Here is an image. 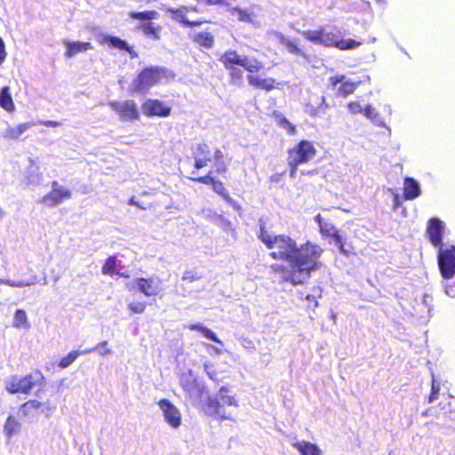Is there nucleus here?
I'll return each mask as SVG.
<instances>
[{"mask_svg": "<svg viewBox=\"0 0 455 455\" xmlns=\"http://www.w3.org/2000/svg\"><path fill=\"white\" fill-rule=\"evenodd\" d=\"M323 252V249L319 244L307 241L300 246L297 245L291 269L278 264H273L271 268L274 273L280 275L282 281L292 284L301 283L298 275L309 276L312 271L319 269L323 266L320 261Z\"/></svg>", "mask_w": 455, "mask_h": 455, "instance_id": "2", "label": "nucleus"}, {"mask_svg": "<svg viewBox=\"0 0 455 455\" xmlns=\"http://www.w3.org/2000/svg\"><path fill=\"white\" fill-rule=\"evenodd\" d=\"M208 347L212 348V350H214V352L216 354H221V349L218 348L217 347H214L212 345H206Z\"/></svg>", "mask_w": 455, "mask_h": 455, "instance_id": "55", "label": "nucleus"}, {"mask_svg": "<svg viewBox=\"0 0 455 455\" xmlns=\"http://www.w3.org/2000/svg\"><path fill=\"white\" fill-rule=\"evenodd\" d=\"M44 376L40 371H35L24 377L13 376L6 381V390L11 394H28L35 387H41Z\"/></svg>", "mask_w": 455, "mask_h": 455, "instance_id": "9", "label": "nucleus"}, {"mask_svg": "<svg viewBox=\"0 0 455 455\" xmlns=\"http://www.w3.org/2000/svg\"><path fill=\"white\" fill-rule=\"evenodd\" d=\"M194 167L197 170L204 168L212 161V150L206 143L198 144L195 152Z\"/></svg>", "mask_w": 455, "mask_h": 455, "instance_id": "21", "label": "nucleus"}, {"mask_svg": "<svg viewBox=\"0 0 455 455\" xmlns=\"http://www.w3.org/2000/svg\"><path fill=\"white\" fill-rule=\"evenodd\" d=\"M180 385L185 391L191 404L197 405L201 403L205 387L204 382L199 380L191 370L180 374Z\"/></svg>", "mask_w": 455, "mask_h": 455, "instance_id": "10", "label": "nucleus"}, {"mask_svg": "<svg viewBox=\"0 0 455 455\" xmlns=\"http://www.w3.org/2000/svg\"><path fill=\"white\" fill-rule=\"evenodd\" d=\"M223 153L220 148H215L213 151V158L215 162L218 164V166L215 170L208 172L206 175L197 176V173L193 171L191 172V177L189 178L191 180L202 183L204 185H211L212 189L220 195L225 201H227L229 204H234L235 201L230 197L229 193L224 187V184L216 180L212 174H223L227 172V165L223 162Z\"/></svg>", "mask_w": 455, "mask_h": 455, "instance_id": "7", "label": "nucleus"}, {"mask_svg": "<svg viewBox=\"0 0 455 455\" xmlns=\"http://www.w3.org/2000/svg\"><path fill=\"white\" fill-rule=\"evenodd\" d=\"M108 341L104 340L98 343L95 347L82 350L84 355L97 352L100 355L105 356L112 353L111 349L108 347Z\"/></svg>", "mask_w": 455, "mask_h": 455, "instance_id": "38", "label": "nucleus"}, {"mask_svg": "<svg viewBox=\"0 0 455 455\" xmlns=\"http://www.w3.org/2000/svg\"><path fill=\"white\" fill-rule=\"evenodd\" d=\"M35 125L34 123L19 124L16 126H10L5 130L4 138L9 140H18L21 134Z\"/></svg>", "mask_w": 455, "mask_h": 455, "instance_id": "25", "label": "nucleus"}, {"mask_svg": "<svg viewBox=\"0 0 455 455\" xmlns=\"http://www.w3.org/2000/svg\"><path fill=\"white\" fill-rule=\"evenodd\" d=\"M317 154L313 141L300 140L287 149L286 162L289 168V176L295 178L299 167L311 162Z\"/></svg>", "mask_w": 455, "mask_h": 455, "instance_id": "6", "label": "nucleus"}, {"mask_svg": "<svg viewBox=\"0 0 455 455\" xmlns=\"http://www.w3.org/2000/svg\"><path fill=\"white\" fill-rule=\"evenodd\" d=\"M128 204L135 206L140 210H147L148 208H149V205L140 203V201L137 200L136 196H134L129 198Z\"/></svg>", "mask_w": 455, "mask_h": 455, "instance_id": "48", "label": "nucleus"}, {"mask_svg": "<svg viewBox=\"0 0 455 455\" xmlns=\"http://www.w3.org/2000/svg\"><path fill=\"white\" fill-rule=\"evenodd\" d=\"M6 55L7 54L5 52L4 43L2 39V37L0 36V65H2L4 63V61L5 60Z\"/></svg>", "mask_w": 455, "mask_h": 455, "instance_id": "50", "label": "nucleus"}, {"mask_svg": "<svg viewBox=\"0 0 455 455\" xmlns=\"http://www.w3.org/2000/svg\"><path fill=\"white\" fill-rule=\"evenodd\" d=\"M227 0H201L207 5H220L226 3Z\"/></svg>", "mask_w": 455, "mask_h": 455, "instance_id": "53", "label": "nucleus"}, {"mask_svg": "<svg viewBox=\"0 0 455 455\" xmlns=\"http://www.w3.org/2000/svg\"><path fill=\"white\" fill-rule=\"evenodd\" d=\"M292 446L300 452V455H322V451L309 442H297L292 443Z\"/></svg>", "mask_w": 455, "mask_h": 455, "instance_id": "30", "label": "nucleus"}, {"mask_svg": "<svg viewBox=\"0 0 455 455\" xmlns=\"http://www.w3.org/2000/svg\"><path fill=\"white\" fill-rule=\"evenodd\" d=\"M439 406L441 407V410L443 411V417L455 420V417L451 418V414L455 412V402L450 401L445 404L440 403Z\"/></svg>", "mask_w": 455, "mask_h": 455, "instance_id": "41", "label": "nucleus"}, {"mask_svg": "<svg viewBox=\"0 0 455 455\" xmlns=\"http://www.w3.org/2000/svg\"><path fill=\"white\" fill-rule=\"evenodd\" d=\"M197 2H201V0H196Z\"/></svg>", "mask_w": 455, "mask_h": 455, "instance_id": "60", "label": "nucleus"}, {"mask_svg": "<svg viewBox=\"0 0 455 455\" xmlns=\"http://www.w3.org/2000/svg\"><path fill=\"white\" fill-rule=\"evenodd\" d=\"M419 195L420 188L419 183L413 178L406 177L403 183V198L405 200H413Z\"/></svg>", "mask_w": 455, "mask_h": 455, "instance_id": "24", "label": "nucleus"}, {"mask_svg": "<svg viewBox=\"0 0 455 455\" xmlns=\"http://www.w3.org/2000/svg\"><path fill=\"white\" fill-rule=\"evenodd\" d=\"M158 406L163 411L165 421L172 427L178 428L181 424V414L179 409L167 399H161Z\"/></svg>", "mask_w": 455, "mask_h": 455, "instance_id": "18", "label": "nucleus"}, {"mask_svg": "<svg viewBox=\"0 0 455 455\" xmlns=\"http://www.w3.org/2000/svg\"><path fill=\"white\" fill-rule=\"evenodd\" d=\"M204 371L206 372V374L208 375V377L213 380V381H218V378H217V375L218 373L216 372V371L214 370L213 368V364L209 363V362H206L204 364Z\"/></svg>", "mask_w": 455, "mask_h": 455, "instance_id": "44", "label": "nucleus"}, {"mask_svg": "<svg viewBox=\"0 0 455 455\" xmlns=\"http://www.w3.org/2000/svg\"><path fill=\"white\" fill-rule=\"evenodd\" d=\"M440 392V382L435 379L434 374H432V387H431V394L428 396V403H433L438 398V395Z\"/></svg>", "mask_w": 455, "mask_h": 455, "instance_id": "40", "label": "nucleus"}, {"mask_svg": "<svg viewBox=\"0 0 455 455\" xmlns=\"http://www.w3.org/2000/svg\"><path fill=\"white\" fill-rule=\"evenodd\" d=\"M429 297L427 295H425L423 298V303L426 305V307H428V299Z\"/></svg>", "mask_w": 455, "mask_h": 455, "instance_id": "57", "label": "nucleus"}, {"mask_svg": "<svg viewBox=\"0 0 455 455\" xmlns=\"http://www.w3.org/2000/svg\"><path fill=\"white\" fill-rule=\"evenodd\" d=\"M192 40L195 44L205 49H212L215 42L214 36L207 31L199 32L196 34L192 37Z\"/></svg>", "mask_w": 455, "mask_h": 455, "instance_id": "28", "label": "nucleus"}, {"mask_svg": "<svg viewBox=\"0 0 455 455\" xmlns=\"http://www.w3.org/2000/svg\"><path fill=\"white\" fill-rule=\"evenodd\" d=\"M235 12L237 13L238 20L240 21H243V22H251V13L247 10L235 8Z\"/></svg>", "mask_w": 455, "mask_h": 455, "instance_id": "47", "label": "nucleus"}, {"mask_svg": "<svg viewBox=\"0 0 455 455\" xmlns=\"http://www.w3.org/2000/svg\"><path fill=\"white\" fill-rule=\"evenodd\" d=\"M348 111L353 115L363 112V108L358 101H350L347 105Z\"/></svg>", "mask_w": 455, "mask_h": 455, "instance_id": "46", "label": "nucleus"}, {"mask_svg": "<svg viewBox=\"0 0 455 455\" xmlns=\"http://www.w3.org/2000/svg\"><path fill=\"white\" fill-rule=\"evenodd\" d=\"M363 115L370 119L375 125L379 127H385L386 124L381 117L380 114L371 105H367L363 108Z\"/></svg>", "mask_w": 455, "mask_h": 455, "instance_id": "33", "label": "nucleus"}, {"mask_svg": "<svg viewBox=\"0 0 455 455\" xmlns=\"http://www.w3.org/2000/svg\"><path fill=\"white\" fill-rule=\"evenodd\" d=\"M437 264L443 278L451 279L455 275V245L439 249Z\"/></svg>", "mask_w": 455, "mask_h": 455, "instance_id": "11", "label": "nucleus"}, {"mask_svg": "<svg viewBox=\"0 0 455 455\" xmlns=\"http://www.w3.org/2000/svg\"><path fill=\"white\" fill-rule=\"evenodd\" d=\"M329 86L336 91V96L347 98L353 94L360 82L348 79L345 75H335L328 79Z\"/></svg>", "mask_w": 455, "mask_h": 455, "instance_id": "14", "label": "nucleus"}, {"mask_svg": "<svg viewBox=\"0 0 455 455\" xmlns=\"http://www.w3.org/2000/svg\"><path fill=\"white\" fill-rule=\"evenodd\" d=\"M84 355V354L82 353V350L71 351L70 353H68L65 357H63L60 361L59 366L62 369L68 368L71 363H73L76 361V359L79 355Z\"/></svg>", "mask_w": 455, "mask_h": 455, "instance_id": "39", "label": "nucleus"}, {"mask_svg": "<svg viewBox=\"0 0 455 455\" xmlns=\"http://www.w3.org/2000/svg\"><path fill=\"white\" fill-rule=\"evenodd\" d=\"M20 427L19 420L13 416H9L4 426V434L8 439H11L20 431Z\"/></svg>", "mask_w": 455, "mask_h": 455, "instance_id": "31", "label": "nucleus"}, {"mask_svg": "<svg viewBox=\"0 0 455 455\" xmlns=\"http://www.w3.org/2000/svg\"><path fill=\"white\" fill-rule=\"evenodd\" d=\"M430 414H432V413H431V408H429V409L426 410L425 411H423L421 415H422L423 417H427V416H428V415H430Z\"/></svg>", "mask_w": 455, "mask_h": 455, "instance_id": "56", "label": "nucleus"}, {"mask_svg": "<svg viewBox=\"0 0 455 455\" xmlns=\"http://www.w3.org/2000/svg\"><path fill=\"white\" fill-rule=\"evenodd\" d=\"M320 296H321V289H320V286H318L314 294L307 295V299L309 300V301L313 300L314 301V306L313 307H316L318 306V302L316 300V298L320 297Z\"/></svg>", "mask_w": 455, "mask_h": 455, "instance_id": "49", "label": "nucleus"}, {"mask_svg": "<svg viewBox=\"0 0 455 455\" xmlns=\"http://www.w3.org/2000/svg\"><path fill=\"white\" fill-rule=\"evenodd\" d=\"M64 45L66 47L65 57L71 58L80 52H85L87 51L92 50L93 46L89 42H80V41H64Z\"/></svg>", "mask_w": 455, "mask_h": 455, "instance_id": "22", "label": "nucleus"}, {"mask_svg": "<svg viewBox=\"0 0 455 455\" xmlns=\"http://www.w3.org/2000/svg\"><path fill=\"white\" fill-rule=\"evenodd\" d=\"M99 43L103 46L107 45L111 49L127 52L132 60L139 57L134 46L130 45L125 40L118 36L112 35H101L99 38Z\"/></svg>", "mask_w": 455, "mask_h": 455, "instance_id": "16", "label": "nucleus"}, {"mask_svg": "<svg viewBox=\"0 0 455 455\" xmlns=\"http://www.w3.org/2000/svg\"><path fill=\"white\" fill-rule=\"evenodd\" d=\"M445 293L451 298H455V286H445Z\"/></svg>", "mask_w": 455, "mask_h": 455, "instance_id": "54", "label": "nucleus"}, {"mask_svg": "<svg viewBox=\"0 0 455 455\" xmlns=\"http://www.w3.org/2000/svg\"><path fill=\"white\" fill-rule=\"evenodd\" d=\"M0 107L9 113L15 110V104L10 92L9 86H4L0 91Z\"/></svg>", "mask_w": 455, "mask_h": 455, "instance_id": "26", "label": "nucleus"}, {"mask_svg": "<svg viewBox=\"0 0 455 455\" xmlns=\"http://www.w3.org/2000/svg\"><path fill=\"white\" fill-rule=\"evenodd\" d=\"M281 44L286 48V50L291 53L298 56H301L303 58H307V54L299 46L296 41L290 40L283 37L281 39Z\"/></svg>", "mask_w": 455, "mask_h": 455, "instance_id": "37", "label": "nucleus"}, {"mask_svg": "<svg viewBox=\"0 0 455 455\" xmlns=\"http://www.w3.org/2000/svg\"><path fill=\"white\" fill-rule=\"evenodd\" d=\"M39 124L45 126V127H59L61 125V124L60 122L51 121V120L40 121Z\"/></svg>", "mask_w": 455, "mask_h": 455, "instance_id": "51", "label": "nucleus"}, {"mask_svg": "<svg viewBox=\"0 0 455 455\" xmlns=\"http://www.w3.org/2000/svg\"><path fill=\"white\" fill-rule=\"evenodd\" d=\"M219 60L228 72L229 83L233 85L240 86L243 82V70L240 68L248 73V84L256 89L270 92L278 85L275 78H260L255 75L264 69V63L256 58H249L229 49L220 56Z\"/></svg>", "mask_w": 455, "mask_h": 455, "instance_id": "1", "label": "nucleus"}, {"mask_svg": "<svg viewBox=\"0 0 455 455\" xmlns=\"http://www.w3.org/2000/svg\"><path fill=\"white\" fill-rule=\"evenodd\" d=\"M51 186L52 190L41 198V203L49 207H54L71 198L72 192L68 188L60 186L58 181H52Z\"/></svg>", "mask_w": 455, "mask_h": 455, "instance_id": "15", "label": "nucleus"}, {"mask_svg": "<svg viewBox=\"0 0 455 455\" xmlns=\"http://www.w3.org/2000/svg\"><path fill=\"white\" fill-rule=\"evenodd\" d=\"M315 222H317L319 226L320 233L323 236L331 237L335 241V243L339 244V250L343 251L344 244L342 243V237L339 234L336 228L331 223L324 222L323 220L321 214H317L315 217Z\"/></svg>", "mask_w": 455, "mask_h": 455, "instance_id": "20", "label": "nucleus"}, {"mask_svg": "<svg viewBox=\"0 0 455 455\" xmlns=\"http://www.w3.org/2000/svg\"><path fill=\"white\" fill-rule=\"evenodd\" d=\"M230 393L229 388L223 386L214 396H209L206 404L207 413L221 420H232L233 411L238 407V402Z\"/></svg>", "mask_w": 455, "mask_h": 455, "instance_id": "5", "label": "nucleus"}, {"mask_svg": "<svg viewBox=\"0 0 455 455\" xmlns=\"http://www.w3.org/2000/svg\"><path fill=\"white\" fill-rule=\"evenodd\" d=\"M139 28L143 32V34L153 40H159L160 34L162 31V27L159 25H155L152 21L146 22L141 24Z\"/></svg>", "mask_w": 455, "mask_h": 455, "instance_id": "32", "label": "nucleus"}, {"mask_svg": "<svg viewBox=\"0 0 455 455\" xmlns=\"http://www.w3.org/2000/svg\"><path fill=\"white\" fill-rule=\"evenodd\" d=\"M121 262L116 259V256H109L105 260L101 267V273L104 275H119L127 277L128 275H124L122 271Z\"/></svg>", "mask_w": 455, "mask_h": 455, "instance_id": "23", "label": "nucleus"}, {"mask_svg": "<svg viewBox=\"0 0 455 455\" xmlns=\"http://www.w3.org/2000/svg\"><path fill=\"white\" fill-rule=\"evenodd\" d=\"M302 36L313 43L322 44L325 47H334L340 51L355 49L362 44L355 39H342L339 28L332 27L330 30L320 28L317 30H305L301 32Z\"/></svg>", "mask_w": 455, "mask_h": 455, "instance_id": "4", "label": "nucleus"}, {"mask_svg": "<svg viewBox=\"0 0 455 455\" xmlns=\"http://www.w3.org/2000/svg\"><path fill=\"white\" fill-rule=\"evenodd\" d=\"M235 209H240V206L237 204V203L235 202L234 204H231Z\"/></svg>", "mask_w": 455, "mask_h": 455, "instance_id": "58", "label": "nucleus"}, {"mask_svg": "<svg viewBox=\"0 0 455 455\" xmlns=\"http://www.w3.org/2000/svg\"><path fill=\"white\" fill-rule=\"evenodd\" d=\"M12 326L17 329L28 330L30 327L27 314L22 309H17L12 321Z\"/></svg>", "mask_w": 455, "mask_h": 455, "instance_id": "34", "label": "nucleus"}, {"mask_svg": "<svg viewBox=\"0 0 455 455\" xmlns=\"http://www.w3.org/2000/svg\"><path fill=\"white\" fill-rule=\"evenodd\" d=\"M257 236L268 250H271L269 256L273 259L287 261L292 266L297 251V243L294 239L286 235H271L261 220Z\"/></svg>", "mask_w": 455, "mask_h": 455, "instance_id": "3", "label": "nucleus"}, {"mask_svg": "<svg viewBox=\"0 0 455 455\" xmlns=\"http://www.w3.org/2000/svg\"><path fill=\"white\" fill-rule=\"evenodd\" d=\"M200 278H201V275L198 273V271H196L194 268L186 270L184 272V274H183V276H182V279L184 281H187V282H189V283L197 281Z\"/></svg>", "mask_w": 455, "mask_h": 455, "instance_id": "42", "label": "nucleus"}, {"mask_svg": "<svg viewBox=\"0 0 455 455\" xmlns=\"http://www.w3.org/2000/svg\"><path fill=\"white\" fill-rule=\"evenodd\" d=\"M128 307L132 313L141 314L145 310L146 303L141 301L131 302Z\"/></svg>", "mask_w": 455, "mask_h": 455, "instance_id": "45", "label": "nucleus"}, {"mask_svg": "<svg viewBox=\"0 0 455 455\" xmlns=\"http://www.w3.org/2000/svg\"><path fill=\"white\" fill-rule=\"evenodd\" d=\"M129 16L132 20L144 21L147 20L148 22L156 20L159 17V14L155 10H149V11H144V12H131L129 13Z\"/></svg>", "mask_w": 455, "mask_h": 455, "instance_id": "36", "label": "nucleus"}, {"mask_svg": "<svg viewBox=\"0 0 455 455\" xmlns=\"http://www.w3.org/2000/svg\"><path fill=\"white\" fill-rule=\"evenodd\" d=\"M43 406L40 409V414L44 413L47 417H49L52 411L55 409V407L51 408L48 403H42Z\"/></svg>", "mask_w": 455, "mask_h": 455, "instance_id": "52", "label": "nucleus"}, {"mask_svg": "<svg viewBox=\"0 0 455 455\" xmlns=\"http://www.w3.org/2000/svg\"><path fill=\"white\" fill-rule=\"evenodd\" d=\"M109 108L117 114L122 121H136L140 118V111L136 102L132 100L124 101L111 100Z\"/></svg>", "mask_w": 455, "mask_h": 455, "instance_id": "12", "label": "nucleus"}, {"mask_svg": "<svg viewBox=\"0 0 455 455\" xmlns=\"http://www.w3.org/2000/svg\"><path fill=\"white\" fill-rule=\"evenodd\" d=\"M143 112L147 116L166 117L170 116L172 108L156 99L147 100L142 105Z\"/></svg>", "mask_w": 455, "mask_h": 455, "instance_id": "19", "label": "nucleus"}, {"mask_svg": "<svg viewBox=\"0 0 455 455\" xmlns=\"http://www.w3.org/2000/svg\"><path fill=\"white\" fill-rule=\"evenodd\" d=\"M166 77L167 70L164 68L158 66L145 68L133 79L129 92L131 94L145 93Z\"/></svg>", "mask_w": 455, "mask_h": 455, "instance_id": "8", "label": "nucleus"}, {"mask_svg": "<svg viewBox=\"0 0 455 455\" xmlns=\"http://www.w3.org/2000/svg\"><path fill=\"white\" fill-rule=\"evenodd\" d=\"M444 225L442 220L437 218H431L427 225L426 234L430 243L438 249L443 248Z\"/></svg>", "mask_w": 455, "mask_h": 455, "instance_id": "17", "label": "nucleus"}, {"mask_svg": "<svg viewBox=\"0 0 455 455\" xmlns=\"http://www.w3.org/2000/svg\"><path fill=\"white\" fill-rule=\"evenodd\" d=\"M188 328L191 331H198L206 339L212 340L216 343H219L220 345H223L222 341L216 336V334L212 330H210L209 328H207L200 323L190 324L188 326Z\"/></svg>", "mask_w": 455, "mask_h": 455, "instance_id": "35", "label": "nucleus"}, {"mask_svg": "<svg viewBox=\"0 0 455 455\" xmlns=\"http://www.w3.org/2000/svg\"><path fill=\"white\" fill-rule=\"evenodd\" d=\"M272 116L275 118L276 124L284 129L289 135H295L297 129L282 113L274 111Z\"/></svg>", "mask_w": 455, "mask_h": 455, "instance_id": "29", "label": "nucleus"}, {"mask_svg": "<svg viewBox=\"0 0 455 455\" xmlns=\"http://www.w3.org/2000/svg\"><path fill=\"white\" fill-rule=\"evenodd\" d=\"M42 403L36 400H29L22 404L20 411L24 416L29 418H37L40 415Z\"/></svg>", "mask_w": 455, "mask_h": 455, "instance_id": "27", "label": "nucleus"}, {"mask_svg": "<svg viewBox=\"0 0 455 455\" xmlns=\"http://www.w3.org/2000/svg\"><path fill=\"white\" fill-rule=\"evenodd\" d=\"M165 11L174 21L180 23L185 28L200 27L207 22L203 20H188L187 15L189 12H198V8L196 6L180 5L179 7H168Z\"/></svg>", "mask_w": 455, "mask_h": 455, "instance_id": "13", "label": "nucleus"}, {"mask_svg": "<svg viewBox=\"0 0 455 455\" xmlns=\"http://www.w3.org/2000/svg\"><path fill=\"white\" fill-rule=\"evenodd\" d=\"M139 292L144 294L147 297L156 296L158 294V286H138Z\"/></svg>", "mask_w": 455, "mask_h": 455, "instance_id": "43", "label": "nucleus"}, {"mask_svg": "<svg viewBox=\"0 0 455 455\" xmlns=\"http://www.w3.org/2000/svg\"><path fill=\"white\" fill-rule=\"evenodd\" d=\"M331 319H332L333 321H335L336 315H335V314H334V313H331Z\"/></svg>", "mask_w": 455, "mask_h": 455, "instance_id": "59", "label": "nucleus"}]
</instances>
